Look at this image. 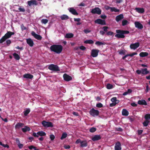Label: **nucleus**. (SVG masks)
Wrapping results in <instances>:
<instances>
[{"label": "nucleus", "instance_id": "1", "mask_svg": "<svg viewBox=\"0 0 150 150\" xmlns=\"http://www.w3.org/2000/svg\"><path fill=\"white\" fill-rule=\"evenodd\" d=\"M63 49V47L61 45H53L50 47V50L51 51L57 54L60 53Z\"/></svg>", "mask_w": 150, "mask_h": 150}, {"label": "nucleus", "instance_id": "2", "mask_svg": "<svg viewBox=\"0 0 150 150\" xmlns=\"http://www.w3.org/2000/svg\"><path fill=\"white\" fill-rule=\"evenodd\" d=\"M116 32L117 34L115 35V36L118 38H124L125 37V36L124 35V34H127L129 33V31L120 30H117Z\"/></svg>", "mask_w": 150, "mask_h": 150}, {"label": "nucleus", "instance_id": "3", "mask_svg": "<svg viewBox=\"0 0 150 150\" xmlns=\"http://www.w3.org/2000/svg\"><path fill=\"white\" fill-rule=\"evenodd\" d=\"M14 34V32L11 31H8L7 33L5 34L4 36L0 39V43H2L8 38H10L12 35Z\"/></svg>", "mask_w": 150, "mask_h": 150}, {"label": "nucleus", "instance_id": "4", "mask_svg": "<svg viewBox=\"0 0 150 150\" xmlns=\"http://www.w3.org/2000/svg\"><path fill=\"white\" fill-rule=\"evenodd\" d=\"M48 68L50 70L54 71H60L59 67L57 65H54L53 64L49 65Z\"/></svg>", "mask_w": 150, "mask_h": 150}, {"label": "nucleus", "instance_id": "5", "mask_svg": "<svg viewBox=\"0 0 150 150\" xmlns=\"http://www.w3.org/2000/svg\"><path fill=\"white\" fill-rule=\"evenodd\" d=\"M32 135L35 137H38L39 136L41 137L45 136L46 135V134L44 131H41L38 132L37 133L34 132L33 133Z\"/></svg>", "mask_w": 150, "mask_h": 150}, {"label": "nucleus", "instance_id": "6", "mask_svg": "<svg viewBox=\"0 0 150 150\" xmlns=\"http://www.w3.org/2000/svg\"><path fill=\"white\" fill-rule=\"evenodd\" d=\"M99 113L98 110H95L94 108H92L89 111L90 114L93 117L98 116Z\"/></svg>", "mask_w": 150, "mask_h": 150}, {"label": "nucleus", "instance_id": "7", "mask_svg": "<svg viewBox=\"0 0 150 150\" xmlns=\"http://www.w3.org/2000/svg\"><path fill=\"white\" fill-rule=\"evenodd\" d=\"M42 124L45 127H53L52 123L50 122H47L44 120L42 121Z\"/></svg>", "mask_w": 150, "mask_h": 150}, {"label": "nucleus", "instance_id": "8", "mask_svg": "<svg viewBox=\"0 0 150 150\" xmlns=\"http://www.w3.org/2000/svg\"><path fill=\"white\" fill-rule=\"evenodd\" d=\"M91 12L93 14H97L100 15L101 13V11L99 8L96 7L92 9Z\"/></svg>", "mask_w": 150, "mask_h": 150}, {"label": "nucleus", "instance_id": "9", "mask_svg": "<svg viewBox=\"0 0 150 150\" xmlns=\"http://www.w3.org/2000/svg\"><path fill=\"white\" fill-rule=\"evenodd\" d=\"M100 50L98 49H93L91 51V55L93 57H97Z\"/></svg>", "mask_w": 150, "mask_h": 150}, {"label": "nucleus", "instance_id": "10", "mask_svg": "<svg viewBox=\"0 0 150 150\" xmlns=\"http://www.w3.org/2000/svg\"><path fill=\"white\" fill-rule=\"evenodd\" d=\"M31 34L34 38L38 40H41L42 39V38L40 35L36 34L33 31L32 32Z\"/></svg>", "mask_w": 150, "mask_h": 150}, {"label": "nucleus", "instance_id": "11", "mask_svg": "<svg viewBox=\"0 0 150 150\" xmlns=\"http://www.w3.org/2000/svg\"><path fill=\"white\" fill-rule=\"evenodd\" d=\"M140 45L139 42H136L130 45V47L132 49L135 50Z\"/></svg>", "mask_w": 150, "mask_h": 150}, {"label": "nucleus", "instance_id": "12", "mask_svg": "<svg viewBox=\"0 0 150 150\" xmlns=\"http://www.w3.org/2000/svg\"><path fill=\"white\" fill-rule=\"evenodd\" d=\"M94 22L96 23H98L102 25H106L105 21L100 19H98L95 21Z\"/></svg>", "mask_w": 150, "mask_h": 150}, {"label": "nucleus", "instance_id": "13", "mask_svg": "<svg viewBox=\"0 0 150 150\" xmlns=\"http://www.w3.org/2000/svg\"><path fill=\"white\" fill-rule=\"evenodd\" d=\"M121 145L120 142H117L115 146V150H121Z\"/></svg>", "mask_w": 150, "mask_h": 150}, {"label": "nucleus", "instance_id": "14", "mask_svg": "<svg viewBox=\"0 0 150 150\" xmlns=\"http://www.w3.org/2000/svg\"><path fill=\"white\" fill-rule=\"evenodd\" d=\"M134 24L135 27L138 29L142 30L143 28L142 25L139 22H135Z\"/></svg>", "mask_w": 150, "mask_h": 150}, {"label": "nucleus", "instance_id": "15", "mask_svg": "<svg viewBox=\"0 0 150 150\" xmlns=\"http://www.w3.org/2000/svg\"><path fill=\"white\" fill-rule=\"evenodd\" d=\"M68 10L70 13L74 15L77 16L79 14L76 10L73 8H68Z\"/></svg>", "mask_w": 150, "mask_h": 150}, {"label": "nucleus", "instance_id": "16", "mask_svg": "<svg viewBox=\"0 0 150 150\" xmlns=\"http://www.w3.org/2000/svg\"><path fill=\"white\" fill-rule=\"evenodd\" d=\"M63 77L64 80L66 81H69L72 79V78L71 76L67 74H64L63 75Z\"/></svg>", "mask_w": 150, "mask_h": 150}, {"label": "nucleus", "instance_id": "17", "mask_svg": "<svg viewBox=\"0 0 150 150\" xmlns=\"http://www.w3.org/2000/svg\"><path fill=\"white\" fill-rule=\"evenodd\" d=\"M27 3L28 5L29 6H30L32 5H38L37 1L35 0H31L30 1H28Z\"/></svg>", "mask_w": 150, "mask_h": 150}, {"label": "nucleus", "instance_id": "18", "mask_svg": "<svg viewBox=\"0 0 150 150\" xmlns=\"http://www.w3.org/2000/svg\"><path fill=\"white\" fill-rule=\"evenodd\" d=\"M26 42L31 47H33L34 44L33 40L29 38L26 39Z\"/></svg>", "mask_w": 150, "mask_h": 150}, {"label": "nucleus", "instance_id": "19", "mask_svg": "<svg viewBox=\"0 0 150 150\" xmlns=\"http://www.w3.org/2000/svg\"><path fill=\"white\" fill-rule=\"evenodd\" d=\"M124 18V16L123 14H121L116 16L115 20L117 22H118Z\"/></svg>", "mask_w": 150, "mask_h": 150}, {"label": "nucleus", "instance_id": "20", "mask_svg": "<svg viewBox=\"0 0 150 150\" xmlns=\"http://www.w3.org/2000/svg\"><path fill=\"white\" fill-rule=\"evenodd\" d=\"M101 137L100 135H96L92 137L91 139L93 141H96L100 140Z\"/></svg>", "mask_w": 150, "mask_h": 150}, {"label": "nucleus", "instance_id": "21", "mask_svg": "<svg viewBox=\"0 0 150 150\" xmlns=\"http://www.w3.org/2000/svg\"><path fill=\"white\" fill-rule=\"evenodd\" d=\"M135 10L139 13H142L144 12V9L143 8L137 7L135 8Z\"/></svg>", "mask_w": 150, "mask_h": 150}, {"label": "nucleus", "instance_id": "22", "mask_svg": "<svg viewBox=\"0 0 150 150\" xmlns=\"http://www.w3.org/2000/svg\"><path fill=\"white\" fill-rule=\"evenodd\" d=\"M137 103L140 105H147V103L146 100L143 99L139 100L137 102Z\"/></svg>", "mask_w": 150, "mask_h": 150}, {"label": "nucleus", "instance_id": "23", "mask_svg": "<svg viewBox=\"0 0 150 150\" xmlns=\"http://www.w3.org/2000/svg\"><path fill=\"white\" fill-rule=\"evenodd\" d=\"M24 125V123L21 122H18L15 126L16 129H19L20 127H23Z\"/></svg>", "mask_w": 150, "mask_h": 150}, {"label": "nucleus", "instance_id": "24", "mask_svg": "<svg viewBox=\"0 0 150 150\" xmlns=\"http://www.w3.org/2000/svg\"><path fill=\"white\" fill-rule=\"evenodd\" d=\"M88 146L87 142L86 140L82 141L81 143L80 146L82 147H86Z\"/></svg>", "mask_w": 150, "mask_h": 150}, {"label": "nucleus", "instance_id": "25", "mask_svg": "<svg viewBox=\"0 0 150 150\" xmlns=\"http://www.w3.org/2000/svg\"><path fill=\"white\" fill-rule=\"evenodd\" d=\"M23 77L25 78L32 79L33 78V76L32 75L30 74H25L23 75Z\"/></svg>", "mask_w": 150, "mask_h": 150}, {"label": "nucleus", "instance_id": "26", "mask_svg": "<svg viewBox=\"0 0 150 150\" xmlns=\"http://www.w3.org/2000/svg\"><path fill=\"white\" fill-rule=\"evenodd\" d=\"M22 131L24 133L26 132L27 131H29L30 130V128L27 126H25L24 127L22 128Z\"/></svg>", "mask_w": 150, "mask_h": 150}, {"label": "nucleus", "instance_id": "27", "mask_svg": "<svg viewBox=\"0 0 150 150\" xmlns=\"http://www.w3.org/2000/svg\"><path fill=\"white\" fill-rule=\"evenodd\" d=\"M149 53L147 52H142L139 54V56L140 57H143L148 56Z\"/></svg>", "mask_w": 150, "mask_h": 150}, {"label": "nucleus", "instance_id": "28", "mask_svg": "<svg viewBox=\"0 0 150 150\" xmlns=\"http://www.w3.org/2000/svg\"><path fill=\"white\" fill-rule=\"evenodd\" d=\"M149 73V71H147L146 68L142 69V74L144 75H146Z\"/></svg>", "mask_w": 150, "mask_h": 150}, {"label": "nucleus", "instance_id": "29", "mask_svg": "<svg viewBox=\"0 0 150 150\" xmlns=\"http://www.w3.org/2000/svg\"><path fill=\"white\" fill-rule=\"evenodd\" d=\"M128 112L125 109H123L122 111V115L123 116H127L129 115Z\"/></svg>", "mask_w": 150, "mask_h": 150}, {"label": "nucleus", "instance_id": "30", "mask_svg": "<svg viewBox=\"0 0 150 150\" xmlns=\"http://www.w3.org/2000/svg\"><path fill=\"white\" fill-rule=\"evenodd\" d=\"M60 18L62 20H66L69 19V17L66 15H63L60 16Z\"/></svg>", "mask_w": 150, "mask_h": 150}, {"label": "nucleus", "instance_id": "31", "mask_svg": "<svg viewBox=\"0 0 150 150\" xmlns=\"http://www.w3.org/2000/svg\"><path fill=\"white\" fill-rule=\"evenodd\" d=\"M74 36V34L71 33H67L66 34L65 37L68 38H72Z\"/></svg>", "mask_w": 150, "mask_h": 150}, {"label": "nucleus", "instance_id": "32", "mask_svg": "<svg viewBox=\"0 0 150 150\" xmlns=\"http://www.w3.org/2000/svg\"><path fill=\"white\" fill-rule=\"evenodd\" d=\"M150 122L148 120H146L145 121H144L143 122V124L144 127H146L148 126L149 124V123Z\"/></svg>", "mask_w": 150, "mask_h": 150}, {"label": "nucleus", "instance_id": "33", "mask_svg": "<svg viewBox=\"0 0 150 150\" xmlns=\"http://www.w3.org/2000/svg\"><path fill=\"white\" fill-rule=\"evenodd\" d=\"M67 136V134L66 132H64L62 133V136L60 138V139L61 140H63L64 139H65Z\"/></svg>", "mask_w": 150, "mask_h": 150}, {"label": "nucleus", "instance_id": "34", "mask_svg": "<svg viewBox=\"0 0 150 150\" xmlns=\"http://www.w3.org/2000/svg\"><path fill=\"white\" fill-rule=\"evenodd\" d=\"M13 55L16 59L19 60L20 59V56L18 54L15 53L13 54Z\"/></svg>", "mask_w": 150, "mask_h": 150}, {"label": "nucleus", "instance_id": "35", "mask_svg": "<svg viewBox=\"0 0 150 150\" xmlns=\"http://www.w3.org/2000/svg\"><path fill=\"white\" fill-rule=\"evenodd\" d=\"M84 43L85 44H93V43L94 42L91 40H89L85 41Z\"/></svg>", "mask_w": 150, "mask_h": 150}, {"label": "nucleus", "instance_id": "36", "mask_svg": "<svg viewBox=\"0 0 150 150\" xmlns=\"http://www.w3.org/2000/svg\"><path fill=\"white\" fill-rule=\"evenodd\" d=\"M30 109L29 108L25 110L23 112L24 115L25 116H27L28 115L29 113L30 112Z\"/></svg>", "mask_w": 150, "mask_h": 150}, {"label": "nucleus", "instance_id": "37", "mask_svg": "<svg viewBox=\"0 0 150 150\" xmlns=\"http://www.w3.org/2000/svg\"><path fill=\"white\" fill-rule=\"evenodd\" d=\"M111 11V12H119L120 11V10L114 7H112Z\"/></svg>", "mask_w": 150, "mask_h": 150}, {"label": "nucleus", "instance_id": "38", "mask_svg": "<svg viewBox=\"0 0 150 150\" xmlns=\"http://www.w3.org/2000/svg\"><path fill=\"white\" fill-rule=\"evenodd\" d=\"M128 23V21L125 20H123L122 21V26H125Z\"/></svg>", "mask_w": 150, "mask_h": 150}, {"label": "nucleus", "instance_id": "39", "mask_svg": "<svg viewBox=\"0 0 150 150\" xmlns=\"http://www.w3.org/2000/svg\"><path fill=\"white\" fill-rule=\"evenodd\" d=\"M144 118L145 120H148L150 119V114H147L144 116Z\"/></svg>", "mask_w": 150, "mask_h": 150}, {"label": "nucleus", "instance_id": "40", "mask_svg": "<svg viewBox=\"0 0 150 150\" xmlns=\"http://www.w3.org/2000/svg\"><path fill=\"white\" fill-rule=\"evenodd\" d=\"M96 130V128L93 127L90 128L89 129V131L91 132H95Z\"/></svg>", "mask_w": 150, "mask_h": 150}, {"label": "nucleus", "instance_id": "41", "mask_svg": "<svg viewBox=\"0 0 150 150\" xmlns=\"http://www.w3.org/2000/svg\"><path fill=\"white\" fill-rule=\"evenodd\" d=\"M21 28L22 31H23L24 30H26L27 29V28L23 24H21Z\"/></svg>", "mask_w": 150, "mask_h": 150}, {"label": "nucleus", "instance_id": "42", "mask_svg": "<svg viewBox=\"0 0 150 150\" xmlns=\"http://www.w3.org/2000/svg\"><path fill=\"white\" fill-rule=\"evenodd\" d=\"M48 21V20L47 19H42L41 20V22L45 24L47 23Z\"/></svg>", "mask_w": 150, "mask_h": 150}, {"label": "nucleus", "instance_id": "43", "mask_svg": "<svg viewBox=\"0 0 150 150\" xmlns=\"http://www.w3.org/2000/svg\"><path fill=\"white\" fill-rule=\"evenodd\" d=\"M112 85L110 83H108L107 85V88L108 89H111L112 88Z\"/></svg>", "mask_w": 150, "mask_h": 150}, {"label": "nucleus", "instance_id": "44", "mask_svg": "<svg viewBox=\"0 0 150 150\" xmlns=\"http://www.w3.org/2000/svg\"><path fill=\"white\" fill-rule=\"evenodd\" d=\"M95 44L96 45H104L105 44L102 42H100L99 41H97L96 42Z\"/></svg>", "mask_w": 150, "mask_h": 150}, {"label": "nucleus", "instance_id": "45", "mask_svg": "<svg viewBox=\"0 0 150 150\" xmlns=\"http://www.w3.org/2000/svg\"><path fill=\"white\" fill-rule=\"evenodd\" d=\"M96 107L98 108H101L103 107V105L101 103H97L96 105Z\"/></svg>", "mask_w": 150, "mask_h": 150}, {"label": "nucleus", "instance_id": "46", "mask_svg": "<svg viewBox=\"0 0 150 150\" xmlns=\"http://www.w3.org/2000/svg\"><path fill=\"white\" fill-rule=\"evenodd\" d=\"M18 10L20 11L23 12H24L25 11V9L23 8H21V6H19V7L18 8Z\"/></svg>", "mask_w": 150, "mask_h": 150}, {"label": "nucleus", "instance_id": "47", "mask_svg": "<svg viewBox=\"0 0 150 150\" xmlns=\"http://www.w3.org/2000/svg\"><path fill=\"white\" fill-rule=\"evenodd\" d=\"M119 53L120 54H125V51H124L123 50H120L119 51Z\"/></svg>", "mask_w": 150, "mask_h": 150}, {"label": "nucleus", "instance_id": "48", "mask_svg": "<svg viewBox=\"0 0 150 150\" xmlns=\"http://www.w3.org/2000/svg\"><path fill=\"white\" fill-rule=\"evenodd\" d=\"M6 45L8 46H9L10 44L11 43V41L10 40H7L6 41Z\"/></svg>", "mask_w": 150, "mask_h": 150}, {"label": "nucleus", "instance_id": "49", "mask_svg": "<svg viewBox=\"0 0 150 150\" xmlns=\"http://www.w3.org/2000/svg\"><path fill=\"white\" fill-rule=\"evenodd\" d=\"M114 33L111 31H109L106 33V35H112Z\"/></svg>", "mask_w": 150, "mask_h": 150}, {"label": "nucleus", "instance_id": "50", "mask_svg": "<svg viewBox=\"0 0 150 150\" xmlns=\"http://www.w3.org/2000/svg\"><path fill=\"white\" fill-rule=\"evenodd\" d=\"M50 138L51 140H53L55 138V136L53 134H51L50 135Z\"/></svg>", "mask_w": 150, "mask_h": 150}, {"label": "nucleus", "instance_id": "51", "mask_svg": "<svg viewBox=\"0 0 150 150\" xmlns=\"http://www.w3.org/2000/svg\"><path fill=\"white\" fill-rule=\"evenodd\" d=\"M1 145L2 146H3L5 148L7 147L8 149L9 148V145L7 144H2H2H1Z\"/></svg>", "mask_w": 150, "mask_h": 150}, {"label": "nucleus", "instance_id": "52", "mask_svg": "<svg viewBox=\"0 0 150 150\" xmlns=\"http://www.w3.org/2000/svg\"><path fill=\"white\" fill-rule=\"evenodd\" d=\"M117 99V98L116 97H114L112 98L111 99V101L112 102V103H115V101H116V100Z\"/></svg>", "mask_w": 150, "mask_h": 150}, {"label": "nucleus", "instance_id": "53", "mask_svg": "<svg viewBox=\"0 0 150 150\" xmlns=\"http://www.w3.org/2000/svg\"><path fill=\"white\" fill-rule=\"evenodd\" d=\"M64 149H67L70 148V146L69 145H64Z\"/></svg>", "mask_w": 150, "mask_h": 150}, {"label": "nucleus", "instance_id": "54", "mask_svg": "<svg viewBox=\"0 0 150 150\" xmlns=\"http://www.w3.org/2000/svg\"><path fill=\"white\" fill-rule=\"evenodd\" d=\"M84 32L86 34H87L88 33L91 32V30L88 29H85L83 30Z\"/></svg>", "mask_w": 150, "mask_h": 150}, {"label": "nucleus", "instance_id": "55", "mask_svg": "<svg viewBox=\"0 0 150 150\" xmlns=\"http://www.w3.org/2000/svg\"><path fill=\"white\" fill-rule=\"evenodd\" d=\"M108 27L107 26H104L103 27V29L104 31L105 32L107 31L108 29Z\"/></svg>", "mask_w": 150, "mask_h": 150}, {"label": "nucleus", "instance_id": "56", "mask_svg": "<svg viewBox=\"0 0 150 150\" xmlns=\"http://www.w3.org/2000/svg\"><path fill=\"white\" fill-rule=\"evenodd\" d=\"M82 141L80 139H77L75 142V143L76 144H78L79 143H80Z\"/></svg>", "mask_w": 150, "mask_h": 150}, {"label": "nucleus", "instance_id": "57", "mask_svg": "<svg viewBox=\"0 0 150 150\" xmlns=\"http://www.w3.org/2000/svg\"><path fill=\"white\" fill-rule=\"evenodd\" d=\"M80 49L82 50H86V48L83 46H81L80 47Z\"/></svg>", "mask_w": 150, "mask_h": 150}, {"label": "nucleus", "instance_id": "58", "mask_svg": "<svg viewBox=\"0 0 150 150\" xmlns=\"http://www.w3.org/2000/svg\"><path fill=\"white\" fill-rule=\"evenodd\" d=\"M18 146L20 149H21L23 146V145L21 144L20 143L18 144Z\"/></svg>", "mask_w": 150, "mask_h": 150}, {"label": "nucleus", "instance_id": "59", "mask_svg": "<svg viewBox=\"0 0 150 150\" xmlns=\"http://www.w3.org/2000/svg\"><path fill=\"white\" fill-rule=\"evenodd\" d=\"M143 132V131L142 130H139L138 131V134L139 135H140L141 134L142 132Z\"/></svg>", "mask_w": 150, "mask_h": 150}, {"label": "nucleus", "instance_id": "60", "mask_svg": "<svg viewBox=\"0 0 150 150\" xmlns=\"http://www.w3.org/2000/svg\"><path fill=\"white\" fill-rule=\"evenodd\" d=\"M136 72L138 74H140L142 73V70H137L136 71Z\"/></svg>", "mask_w": 150, "mask_h": 150}, {"label": "nucleus", "instance_id": "61", "mask_svg": "<svg viewBox=\"0 0 150 150\" xmlns=\"http://www.w3.org/2000/svg\"><path fill=\"white\" fill-rule=\"evenodd\" d=\"M149 89L150 88L149 87L148 85H147V86H146V89L145 90V92H146V93L148 92Z\"/></svg>", "mask_w": 150, "mask_h": 150}, {"label": "nucleus", "instance_id": "62", "mask_svg": "<svg viewBox=\"0 0 150 150\" xmlns=\"http://www.w3.org/2000/svg\"><path fill=\"white\" fill-rule=\"evenodd\" d=\"M100 17L101 18L103 19H105L107 18L106 16L105 15H101L100 16Z\"/></svg>", "mask_w": 150, "mask_h": 150}, {"label": "nucleus", "instance_id": "63", "mask_svg": "<svg viewBox=\"0 0 150 150\" xmlns=\"http://www.w3.org/2000/svg\"><path fill=\"white\" fill-rule=\"evenodd\" d=\"M131 105L133 107H136L137 106V104H136L135 103H131Z\"/></svg>", "mask_w": 150, "mask_h": 150}, {"label": "nucleus", "instance_id": "64", "mask_svg": "<svg viewBox=\"0 0 150 150\" xmlns=\"http://www.w3.org/2000/svg\"><path fill=\"white\" fill-rule=\"evenodd\" d=\"M111 8H112V7H110L108 6H107L105 7V9L107 10H109L110 9L111 10Z\"/></svg>", "mask_w": 150, "mask_h": 150}]
</instances>
